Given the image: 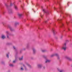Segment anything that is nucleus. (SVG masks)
<instances>
[{
  "label": "nucleus",
  "mask_w": 72,
  "mask_h": 72,
  "mask_svg": "<svg viewBox=\"0 0 72 72\" xmlns=\"http://www.w3.org/2000/svg\"><path fill=\"white\" fill-rule=\"evenodd\" d=\"M21 70H23V68H21Z\"/></svg>",
  "instance_id": "f3484780"
},
{
  "label": "nucleus",
  "mask_w": 72,
  "mask_h": 72,
  "mask_svg": "<svg viewBox=\"0 0 72 72\" xmlns=\"http://www.w3.org/2000/svg\"><path fill=\"white\" fill-rule=\"evenodd\" d=\"M53 55H52L51 57H53Z\"/></svg>",
  "instance_id": "5701e85b"
},
{
  "label": "nucleus",
  "mask_w": 72,
  "mask_h": 72,
  "mask_svg": "<svg viewBox=\"0 0 72 72\" xmlns=\"http://www.w3.org/2000/svg\"><path fill=\"white\" fill-rule=\"evenodd\" d=\"M63 72V71H60V72Z\"/></svg>",
  "instance_id": "4be33fe9"
},
{
  "label": "nucleus",
  "mask_w": 72,
  "mask_h": 72,
  "mask_svg": "<svg viewBox=\"0 0 72 72\" xmlns=\"http://www.w3.org/2000/svg\"><path fill=\"white\" fill-rule=\"evenodd\" d=\"M15 61H13V63H15Z\"/></svg>",
  "instance_id": "dca6fc26"
},
{
  "label": "nucleus",
  "mask_w": 72,
  "mask_h": 72,
  "mask_svg": "<svg viewBox=\"0 0 72 72\" xmlns=\"http://www.w3.org/2000/svg\"><path fill=\"white\" fill-rule=\"evenodd\" d=\"M10 66H13V64H10Z\"/></svg>",
  "instance_id": "9b49d317"
},
{
  "label": "nucleus",
  "mask_w": 72,
  "mask_h": 72,
  "mask_svg": "<svg viewBox=\"0 0 72 72\" xmlns=\"http://www.w3.org/2000/svg\"><path fill=\"white\" fill-rule=\"evenodd\" d=\"M33 52H35V49H33Z\"/></svg>",
  "instance_id": "2eb2a0df"
},
{
  "label": "nucleus",
  "mask_w": 72,
  "mask_h": 72,
  "mask_svg": "<svg viewBox=\"0 0 72 72\" xmlns=\"http://www.w3.org/2000/svg\"><path fill=\"white\" fill-rule=\"evenodd\" d=\"M45 51L44 50H42V52H45Z\"/></svg>",
  "instance_id": "f8f14e48"
},
{
  "label": "nucleus",
  "mask_w": 72,
  "mask_h": 72,
  "mask_svg": "<svg viewBox=\"0 0 72 72\" xmlns=\"http://www.w3.org/2000/svg\"><path fill=\"white\" fill-rule=\"evenodd\" d=\"M15 9H17V6H15Z\"/></svg>",
  "instance_id": "0eeeda50"
},
{
  "label": "nucleus",
  "mask_w": 72,
  "mask_h": 72,
  "mask_svg": "<svg viewBox=\"0 0 72 72\" xmlns=\"http://www.w3.org/2000/svg\"><path fill=\"white\" fill-rule=\"evenodd\" d=\"M52 31L53 32V33H54L55 32V29H54V28H53L52 29Z\"/></svg>",
  "instance_id": "f03ea898"
},
{
  "label": "nucleus",
  "mask_w": 72,
  "mask_h": 72,
  "mask_svg": "<svg viewBox=\"0 0 72 72\" xmlns=\"http://www.w3.org/2000/svg\"><path fill=\"white\" fill-rule=\"evenodd\" d=\"M1 37L2 39H5V36H4L3 35H2Z\"/></svg>",
  "instance_id": "7ed1b4c3"
},
{
  "label": "nucleus",
  "mask_w": 72,
  "mask_h": 72,
  "mask_svg": "<svg viewBox=\"0 0 72 72\" xmlns=\"http://www.w3.org/2000/svg\"><path fill=\"white\" fill-rule=\"evenodd\" d=\"M23 59V57H22L21 58H19V60H22Z\"/></svg>",
  "instance_id": "423d86ee"
},
{
  "label": "nucleus",
  "mask_w": 72,
  "mask_h": 72,
  "mask_svg": "<svg viewBox=\"0 0 72 72\" xmlns=\"http://www.w3.org/2000/svg\"><path fill=\"white\" fill-rule=\"evenodd\" d=\"M12 3H11L10 6H12Z\"/></svg>",
  "instance_id": "412c9836"
},
{
  "label": "nucleus",
  "mask_w": 72,
  "mask_h": 72,
  "mask_svg": "<svg viewBox=\"0 0 72 72\" xmlns=\"http://www.w3.org/2000/svg\"><path fill=\"white\" fill-rule=\"evenodd\" d=\"M7 34H8V32H7Z\"/></svg>",
  "instance_id": "b1692460"
},
{
  "label": "nucleus",
  "mask_w": 72,
  "mask_h": 72,
  "mask_svg": "<svg viewBox=\"0 0 72 72\" xmlns=\"http://www.w3.org/2000/svg\"><path fill=\"white\" fill-rule=\"evenodd\" d=\"M13 48H14V49H15V47H14V46L13 47Z\"/></svg>",
  "instance_id": "a211bd4d"
},
{
  "label": "nucleus",
  "mask_w": 72,
  "mask_h": 72,
  "mask_svg": "<svg viewBox=\"0 0 72 72\" xmlns=\"http://www.w3.org/2000/svg\"><path fill=\"white\" fill-rule=\"evenodd\" d=\"M43 11L44 12H45V11L44 9H43Z\"/></svg>",
  "instance_id": "1a4fd4ad"
},
{
  "label": "nucleus",
  "mask_w": 72,
  "mask_h": 72,
  "mask_svg": "<svg viewBox=\"0 0 72 72\" xmlns=\"http://www.w3.org/2000/svg\"><path fill=\"white\" fill-rule=\"evenodd\" d=\"M66 48L67 47H66V43H65L63 44V46L62 47V49H64V50H66Z\"/></svg>",
  "instance_id": "f257e3e1"
},
{
  "label": "nucleus",
  "mask_w": 72,
  "mask_h": 72,
  "mask_svg": "<svg viewBox=\"0 0 72 72\" xmlns=\"http://www.w3.org/2000/svg\"><path fill=\"white\" fill-rule=\"evenodd\" d=\"M7 37L8 38V37H8V35H7Z\"/></svg>",
  "instance_id": "a878e982"
},
{
  "label": "nucleus",
  "mask_w": 72,
  "mask_h": 72,
  "mask_svg": "<svg viewBox=\"0 0 72 72\" xmlns=\"http://www.w3.org/2000/svg\"><path fill=\"white\" fill-rule=\"evenodd\" d=\"M10 30H11V31H12V30H11V29H10Z\"/></svg>",
  "instance_id": "cd10ccee"
},
{
  "label": "nucleus",
  "mask_w": 72,
  "mask_h": 72,
  "mask_svg": "<svg viewBox=\"0 0 72 72\" xmlns=\"http://www.w3.org/2000/svg\"><path fill=\"white\" fill-rule=\"evenodd\" d=\"M50 60H46V63H47L48 62H50Z\"/></svg>",
  "instance_id": "20e7f679"
},
{
  "label": "nucleus",
  "mask_w": 72,
  "mask_h": 72,
  "mask_svg": "<svg viewBox=\"0 0 72 72\" xmlns=\"http://www.w3.org/2000/svg\"><path fill=\"white\" fill-rule=\"evenodd\" d=\"M18 15L19 16V17H21V16H22V14H18Z\"/></svg>",
  "instance_id": "39448f33"
},
{
  "label": "nucleus",
  "mask_w": 72,
  "mask_h": 72,
  "mask_svg": "<svg viewBox=\"0 0 72 72\" xmlns=\"http://www.w3.org/2000/svg\"><path fill=\"white\" fill-rule=\"evenodd\" d=\"M45 23H46V22H47V21H45Z\"/></svg>",
  "instance_id": "aec40b11"
},
{
  "label": "nucleus",
  "mask_w": 72,
  "mask_h": 72,
  "mask_svg": "<svg viewBox=\"0 0 72 72\" xmlns=\"http://www.w3.org/2000/svg\"><path fill=\"white\" fill-rule=\"evenodd\" d=\"M6 56H7V58H9V55H8V54H7Z\"/></svg>",
  "instance_id": "6e6552de"
},
{
  "label": "nucleus",
  "mask_w": 72,
  "mask_h": 72,
  "mask_svg": "<svg viewBox=\"0 0 72 72\" xmlns=\"http://www.w3.org/2000/svg\"><path fill=\"white\" fill-rule=\"evenodd\" d=\"M63 24H62V26H63Z\"/></svg>",
  "instance_id": "bb28decb"
},
{
  "label": "nucleus",
  "mask_w": 72,
  "mask_h": 72,
  "mask_svg": "<svg viewBox=\"0 0 72 72\" xmlns=\"http://www.w3.org/2000/svg\"><path fill=\"white\" fill-rule=\"evenodd\" d=\"M66 42H69V40H67L66 41Z\"/></svg>",
  "instance_id": "9d476101"
},
{
  "label": "nucleus",
  "mask_w": 72,
  "mask_h": 72,
  "mask_svg": "<svg viewBox=\"0 0 72 72\" xmlns=\"http://www.w3.org/2000/svg\"><path fill=\"white\" fill-rule=\"evenodd\" d=\"M55 55H56V56H58V54H56Z\"/></svg>",
  "instance_id": "4468645a"
},
{
  "label": "nucleus",
  "mask_w": 72,
  "mask_h": 72,
  "mask_svg": "<svg viewBox=\"0 0 72 72\" xmlns=\"http://www.w3.org/2000/svg\"><path fill=\"white\" fill-rule=\"evenodd\" d=\"M58 21H60V19H58Z\"/></svg>",
  "instance_id": "ddd939ff"
},
{
  "label": "nucleus",
  "mask_w": 72,
  "mask_h": 72,
  "mask_svg": "<svg viewBox=\"0 0 72 72\" xmlns=\"http://www.w3.org/2000/svg\"><path fill=\"white\" fill-rule=\"evenodd\" d=\"M68 59H69V58H68Z\"/></svg>",
  "instance_id": "c85d7f7f"
},
{
  "label": "nucleus",
  "mask_w": 72,
  "mask_h": 72,
  "mask_svg": "<svg viewBox=\"0 0 72 72\" xmlns=\"http://www.w3.org/2000/svg\"><path fill=\"white\" fill-rule=\"evenodd\" d=\"M68 31H70V29L69 28V29H68Z\"/></svg>",
  "instance_id": "6ab92c4d"
},
{
  "label": "nucleus",
  "mask_w": 72,
  "mask_h": 72,
  "mask_svg": "<svg viewBox=\"0 0 72 72\" xmlns=\"http://www.w3.org/2000/svg\"><path fill=\"white\" fill-rule=\"evenodd\" d=\"M38 66L39 67V66H40V65H38Z\"/></svg>",
  "instance_id": "393cba45"
}]
</instances>
